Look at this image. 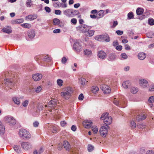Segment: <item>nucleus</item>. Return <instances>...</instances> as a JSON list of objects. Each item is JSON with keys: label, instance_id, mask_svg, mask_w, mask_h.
Listing matches in <instances>:
<instances>
[{"label": "nucleus", "instance_id": "1", "mask_svg": "<svg viewBox=\"0 0 154 154\" xmlns=\"http://www.w3.org/2000/svg\"><path fill=\"white\" fill-rule=\"evenodd\" d=\"M19 134L20 137L24 139H29L31 137L29 132L24 129H21L19 130Z\"/></svg>", "mask_w": 154, "mask_h": 154}, {"label": "nucleus", "instance_id": "2", "mask_svg": "<svg viewBox=\"0 0 154 154\" xmlns=\"http://www.w3.org/2000/svg\"><path fill=\"white\" fill-rule=\"evenodd\" d=\"M100 119H101L103 120L104 123L106 125L110 124L112 122V117L109 116V114L107 112L103 114L101 117Z\"/></svg>", "mask_w": 154, "mask_h": 154}, {"label": "nucleus", "instance_id": "3", "mask_svg": "<svg viewBox=\"0 0 154 154\" xmlns=\"http://www.w3.org/2000/svg\"><path fill=\"white\" fill-rule=\"evenodd\" d=\"M73 92L72 89L70 87H67L65 89V90L61 93V95L66 98L68 99L71 96V94Z\"/></svg>", "mask_w": 154, "mask_h": 154}, {"label": "nucleus", "instance_id": "4", "mask_svg": "<svg viewBox=\"0 0 154 154\" xmlns=\"http://www.w3.org/2000/svg\"><path fill=\"white\" fill-rule=\"evenodd\" d=\"M95 39L99 41H105L106 42H109L110 41L109 37L107 34L97 35L95 37Z\"/></svg>", "mask_w": 154, "mask_h": 154}, {"label": "nucleus", "instance_id": "5", "mask_svg": "<svg viewBox=\"0 0 154 154\" xmlns=\"http://www.w3.org/2000/svg\"><path fill=\"white\" fill-rule=\"evenodd\" d=\"M91 27L85 24H82L77 27V29L82 32H86L91 29Z\"/></svg>", "mask_w": 154, "mask_h": 154}, {"label": "nucleus", "instance_id": "6", "mask_svg": "<svg viewBox=\"0 0 154 154\" xmlns=\"http://www.w3.org/2000/svg\"><path fill=\"white\" fill-rule=\"evenodd\" d=\"M4 119L5 121L11 125H15L16 123V121L13 117L9 116H6Z\"/></svg>", "mask_w": 154, "mask_h": 154}, {"label": "nucleus", "instance_id": "7", "mask_svg": "<svg viewBox=\"0 0 154 154\" xmlns=\"http://www.w3.org/2000/svg\"><path fill=\"white\" fill-rule=\"evenodd\" d=\"M63 146L66 149L70 152H71V154H77L73 149L71 148V146L68 142L66 140H65L63 142Z\"/></svg>", "mask_w": 154, "mask_h": 154}, {"label": "nucleus", "instance_id": "8", "mask_svg": "<svg viewBox=\"0 0 154 154\" xmlns=\"http://www.w3.org/2000/svg\"><path fill=\"white\" fill-rule=\"evenodd\" d=\"M59 104L57 101L56 99L51 100L48 103V106L49 108L54 109Z\"/></svg>", "mask_w": 154, "mask_h": 154}, {"label": "nucleus", "instance_id": "9", "mask_svg": "<svg viewBox=\"0 0 154 154\" xmlns=\"http://www.w3.org/2000/svg\"><path fill=\"white\" fill-rule=\"evenodd\" d=\"M113 103L116 106H119L122 107L123 108L126 106V103L125 101H119L116 99L113 101Z\"/></svg>", "mask_w": 154, "mask_h": 154}, {"label": "nucleus", "instance_id": "10", "mask_svg": "<svg viewBox=\"0 0 154 154\" xmlns=\"http://www.w3.org/2000/svg\"><path fill=\"white\" fill-rule=\"evenodd\" d=\"M101 89L103 91L104 93L108 94L111 91L109 87L106 85L103 84L100 86Z\"/></svg>", "mask_w": 154, "mask_h": 154}, {"label": "nucleus", "instance_id": "11", "mask_svg": "<svg viewBox=\"0 0 154 154\" xmlns=\"http://www.w3.org/2000/svg\"><path fill=\"white\" fill-rule=\"evenodd\" d=\"M21 146L22 148L25 150H28L32 148V145L31 143L28 142L22 143Z\"/></svg>", "mask_w": 154, "mask_h": 154}, {"label": "nucleus", "instance_id": "12", "mask_svg": "<svg viewBox=\"0 0 154 154\" xmlns=\"http://www.w3.org/2000/svg\"><path fill=\"white\" fill-rule=\"evenodd\" d=\"M97 56L100 60H104L106 57V53L103 51H100L98 52Z\"/></svg>", "mask_w": 154, "mask_h": 154}, {"label": "nucleus", "instance_id": "13", "mask_svg": "<svg viewBox=\"0 0 154 154\" xmlns=\"http://www.w3.org/2000/svg\"><path fill=\"white\" fill-rule=\"evenodd\" d=\"M74 50L77 51H79L82 49V47L80 44L77 42H75L73 47Z\"/></svg>", "mask_w": 154, "mask_h": 154}, {"label": "nucleus", "instance_id": "14", "mask_svg": "<svg viewBox=\"0 0 154 154\" xmlns=\"http://www.w3.org/2000/svg\"><path fill=\"white\" fill-rule=\"evenodd\" d=\"M139 83L140 85L143 88H146L148 85V82L144 79H141L140 80Z\"/></svg>", "mask_w": 154, "mask_h": 154}, {"label": "nucleus", "instance_id": "15", "mask_svg": "<svg viewBox=\"0 0 154 154\" xmlns=\"http://www.w3.org/2000/svg\"><path fill=\"white\" fill-rule=\"evenodd\" d=\"M92 124V122L90 120H85L83 123L84 126L86 128H90Z\"/></svg>", "mask_w": 154, "mask_h": 154}, {"label": "nucleus", "instance_id": "16", "mask_svg": "<svg viewBox=\"0 0 154 154\" xmlns=\"http://www.w3.org/2000/svg\"><path fill=\"white\" fill-rule=\"evenodd\" d=\"M13 80L11 79V78H10L9 79H4L3 83L6 86H8V87H10V86L12 85L13 84Z\"/></svg>", "mask_w": 154, "mask_h": 154}, {"label": "nucleus", "instance_id": "17", "mask_svg": "<svg viewBox=\"0 0 154 154\" xmlns=\"http://www.w3.org/2000/svg\"><path fill=\"white\" fill-rule=\"evenodd\" d=\"M42 75L40 73H36L32 75V77L35 81H38L42 78Z\"/></svg>", "mask_w": 154, "mask_h": 154}, {"label": "nucleus", "instance_id": "18", "mask_svg": "<svg viewBox=\"0 0 154 154\" xmlns=\"http://www.w3.org/2000/svg\"><path fill=\"white\" fill-rule=\"evenodd\" d=\"M63 13L67 17H72V9H68L66 10L63 11Z\"/></svg>", "mask_w": 154, "mask_h": 154}, {"label": "nucleus", "instance_id": "19", "mask_svg": "<svg viewBox=\"0 0 154 154\" xmlns=\"http://www.w3.org/2000/svg\"><path fill=\"white\" fill-rule=\"evenodd\" d=\"M35 32L33 29L30 30L28 32V35L30 38H33L35 37Z\"/></svg>", "mask_w": 154, "mask_h": 154}, {"label": "nucleus", "instance_id": "20", "mask_svg": "<svg viewBox=\"0 0 154 154\" xmlns=\"http://www.w3.org/2000/svg\"><path fill=\"white\" fill-rule=\"evenodd\" d=\"M146 117V116L144 114H141L138 115L136 117V120L138 121H140L144 120Z\"/></svg>", "mask_w": 154, "mask_h": 154}, {"label": "nucleus", "instance_id": "21", "mask_svg": "<svg viewBox=\"0 0 154 154\" xmlns=\"http://www.w3.org/2000/svg\"><path fill=\"white\" fill-rule=\"evenodd\" d=\"M79 82L81 84V88L82 87V86L83 87L86 84V83L88 82V81H87L86 80L83 78H81L79 79Z\"/></svg>", "mask_w": 154, "mask_h": 154}, {"label": "nucleus", "instance_id": "22", "mask_svg": "<svg viewBox=\"0 0 154 154\" xmlns=\"http://www.w3.org/2000/svg\"><path fill=\"white\" fill-rule=\"evenodd\" d=\"M5 132V126L2 124V122L0 121V134L3 135Z\"/></svg>", "mask_w": 154, "mask_h": 154}, {"label": "nucleus", "instance_id": "23", "mask_svg": "<svg viewBox=\"0 0 154 154\" xmlns=\"http://www.w3.org/2000/svg\"><path fill=\"white\" fill-rule=\"evenodd\" d=\"M146 54L143 52H140L138 54V58L140 60H144L146 57Z\"/></svg>", "mask_w": 154, "mask_h": 154}, {"label": "nucleus", "instance_id": "24", "mask_svg": "<svg viewBox=\"0 0 154 154\" xmlns=\"http://www.w3.org/2000/svg\"><path fill=\"white\" fill-rule=\"evenodd\" d=\"M97 19L102 18L103 17L104 15V11L102 10H100L97 13Z\"/></svg>", "mask_w": 154, "mask_h": 154}, {"label": "nucleus", "instance_id": "25", "mask_svg": "<svg viewBox=\"0 0 154 154\" xmlns=\"http://www.w3.org/2000/svg\"><path fill=\"white\" fill-rule=\"evenodd\" d=\"M37 16L35 15H29L26 17V20H33L36 19Z\"/></svg>", "mask_w": 154, "mask_h": 154}, {"label": "nucleus", "instance_id": "26", "mask_svg": "<svg viewBox=\"0 0 154 154\" xmlns=\"http://www.w3.org/2000/svg\"><path fill=\"white\" fill-rule=\"evenodd\" d=\"M130 85L131 84L129 81H128L124 82L122 83V85L125 88H127L130 86Z\"/></svg>", "mask_w": 154, "mask_h": 154}, {"label": "nucleus", "instance_id": "27", "mask_svg": "<svg viewBox=\"0 0 154 154\" xmlns=\"http://www.w3.org/2000/svg\"><path fill=\"white\" fill-rule=\"evenodd\" d=\"M84 53L87 56H91L92 55V51L88 49L84 50Z\"/></svg>", "mask_w": 154, "mask_h": 154}, {"label": "nucleus", "instance_id": "28", "mask_svg": "<svg viewBox=\"0 0 154 154\" xmlns=\"http://www.w3.org/2000/svg\"><path fill=\"white\" fill-rule=\"evenodd\" d=\"M23 20L22 19H18L16 20H14L11 21L12 24L20 23L23 22Z\"/></svg>", "mask_w": 154, "mask_h": 154}, {"label": "nucleus", "instance_id": "29", "mask_svg": "<svg viewBox=\"0 0 154 154\" xmlns=\"http://www.w3.org/2000/svg\"><path fill=\"white\" fill-rule=\"evenodd\" d=\"M60 21L58 18H55L53 20V24L54 26H59L60 23Z\"/></svg>", "mask_w": 154, "mask_h": 154}, {"label": "nucleus", "instance_id": "30", "mask_svg": "<svg viewBox=\"0 0 154 154\" xmlns=\"http://www.w3.org/2000/svg\"><path fill=\"white\" fill-rule=\"evenodd\" d=\"M106 126H102L100 128V131H103V132H108V130L109 129V127L108 125H106Z\"/></svg>", "mask_w": 154, "mask_h": 154}, {"label": "nucleus", "instance_id": "31", "mask_svg": "<svg viewBox=\"0 0 154 154\" xmlns=\"http://www.w3.org/2000/svg\"><path fill=\"white\" fill-rule=\"evenodd\" d=\"M136 11L137 15H141L144 12V9L141 8H138Z\"/></svg>", "mask_w": 154, "mask_h": 154}, {"label": "nucleus", "instance_id": "32", "mask_svg": "<svg viewBox=\"0 0 154 154\" xmlns=\"http://www.w3.org/2000/svg\"><path fill=\"white\" fill-rule=\"evenodd\" d=\"M116 58V55L114 54H110L108 57V60H109L113 61Z\"/></svg>", "mask_w": 154, "mask_h": 154}, {"label": "nucleus", "instance_id": "33", "mask_svg": "<svg viewBox=\"0 0 154 154\" xmlns=\"http://www.w3.org/2000/svg\"><path fill=\"white\" fill-rule=\"evenodd\" d=\"M98 90V88L96 86L92 87L91 89V91L94 93H96Z\"/></svg>", "mask_w": 154, "mask_h": 154}, {"label": "nucleus", "instance_id": "34", "mask_svg": "<svg viewBox=\"0 0 154 154\" xmlns=\"http://www.w3.org/2000/svg\"><path fill=\"white\" fill-rule=\"evenodd\" d=\"M138 89L137 88H135L134 87H131L130 91L133 94L136 93L138 92Z\"/></svg>", "mask_w": 154, "mask_h": 154}, {"label": "nucleus", "instance_id": "35", "mask_svg": "<svg viewBox=\"0 0 154 154\" xmlns=\"http://www.w3.org/2000/svg\"><path fill=\"white\" fill-rule=\"evenodd\" d=\"M2 31L3 32L8 34L11 33L12 32V30L8 29L6 28H3L2 30Z\"/></svg>", "mask_w": 154, "mask_h": 154}, {"label": "nucleus", "instance_id": "36", "mask_svg": "<svg viewBox=\"0 0 154 154\" xmlns=\"http://www.w3.org/2000/svg\"><path fill=\"white\" fill-rule=\"evenodd\" d=\"M13 100L15 103L17 105H19L20 104V100L18 98L14 97L13 98Z\"/></svg>", "mask_w": 154, "mask_h": 154}, {"label": "nucleus", "instance_id": "37", "mask_svg": "<svg viewBox=\"0 0 154 154\" xmlns=\"http://www.w3.org/2000/svg\"><path fill=\"white\" fill-rule=\"evenodd\" d=\"M43 59L44 61L47 62H50L51 60V57L48 55L45 56Z\"/></svg>", "mask_w": 154, "mask_h": 154}, {"label": "nucleus", "instance_id": "38", "mask_svg": "<svg viewBox=\"0 0 154 154\" xmlns=\"http://www.w3.org/2000/svg\"><path fill=\"white\" fill-rule=\"evenodd\" d=\"M26 5L27 7H31L32 5V1L31 0H27L26 3Z\"/></svg>", "mask_w": 154, "mask_h": 154}, {"label": "nucleus", "instance_id": "39", "mask_svg": "<svg viewBox=\"0 0 154 154\" xmlns=\"http://www.w3.org/2000/svg\"><path fill=\"white\" fill-rule=\"evenodd\" d=\"M3 75L5 77H6L8 76H11L12 75V74L11 72L5 71L4 72V74H3Z\"/></svg>", "mask_w": 154, "mask_h": 154}, {"label": "nucleus", "instance_id": "40", "mask_svg": "<svg viewBox=\"0 0 154 154\" xmlns=\"http://www.w3.org/2000/svg\"><path fill=\"white\" fill-rule=\"evenodd\" d=\"M99 132L100 135L103 137H106L108 134V132H103V131H102L100 130Z\"/></svg>", "mask_w": 154, "mask_h": 154}, {"label": "nucleus", "instance_id": "41", "mask_svg": "<svg viewBox=\"0 0 154 154\" xmlns=\"http://www.w3.org/2000/svg\"><path fill=\"white\" fill-rule=\"evenodd\" d=\"M88 33L87 34H86L87 35L89 36H91L94 34V31L93 30H88L87 31Z\"/></svg>", "mask_w": 154, "mask_h": 154}, {"label": "nucleus", "instance_id": "42", "mask_svg": "<svg viewBox=\"0 0 154 154\" xmlns=\"http://www.w3.org/2000/svg\"><path fill=\"white\" fill-rule=\"evenodd\" d=\"M21 26L23 27L28 29L31 26V24L27 23H25L22 24Z\"/></svg>", "mask_w": 154, "mask_h": 154}, {"label": "nucleus", "instance_id": "43", "mask_svg": "<svg viewBox=\"0 0 154 154\" xmlns=\"http://www.w3.org/2000/svg\"><path fill=\"white\" fill-rule=\"evenodd\" d=\"M134 18V15L132 12L129 13L128 14V18L129 19H131Z\"/></svg>", "mask_w": 154, "mask_h": 154}, {"label": "nucleus", "instance_id": "44", "mask_svg": "<svg viewBox=\"0 0 154 154\" xmlns=\"http://www.w3.org/2000/svg\"><path fill=\"white\" fill-rule=\"evenodd\" d=\"M14 150L17 152H19L20 149V146L17 145L14 146Z\"/></svg>", "mask_w": 154, "mask_h": 154}, {"label": "nucleus", "instance_id": "45", "mask_svg": "<svg viewBox=\"0 0 154 154\" xmlns=\"http://www.w3.org/2000/svg\"><path fill=\"white\" fill-rule=\"evenodd\" d=\"M79 14V11L77 10H74L72 9V17L75 15H76Z\"/></svg>", "mask_w": 154, "mask_h": 154}, {"label": "nucleus", "instance_id": "46", "mask_svg": "<svg viewBox=\"0 0 154 154\" xmlns=\"http://www.w3.org/2000/svg\"><path fill=\"white\" fill-rule=\"evenodd\" d=\"M92 129L94 133L95 134H96L98 132V128L97 126H94L92 127Z\"/></svg>", "mask_w": 154, "mask_h": 154}, {"label": "nucleus", "instance_id": "47", "mask_svg": "<svg viewBox=\"0 0 154 154\" xmlns=\"http://www.w3.org/2000/svg\"><path fill=\"white\" fill-rule=\"evenodd\" d=\"M94 149V147L91 145H88V151L89 152L92 151Z\"/></svg>", "mask_w": 154, "mask_h": 154}, {"label": "nucleus", "instance_id": "48", "mask_svg": "<svg viewBox=\"0 0 154 154\" xmlns=\"http://www.w3.org/2000/svg\"><path fill=\"white\" fill-rule=\"evenodd\" d=\"M130 126L132 128H134L136 126V124L134 121H131L130 123Z\"/></svg>", "mask_w": 154, "mask_h": 154}, {"label": "nucleus", "instance_id": "49", "mask_svg": "<svg viewBox=\"0 0 154 154\" xmlns=\"http://www.w3.org/2000/svg\"><path fill=\"white\" fill-rule=\"evenodd\" d=\"M57 128L55 126H53L51 127V130L53 133H55L57 131Z\"/></svg>", "mask_w": 154, "mask_h": 154}, {"label": "nucleus", "instance_id": "50", "mask_svg": "<svg viewBox=\"0 0 154 154\" xmlns=\"http://www.w3.org/2000/svg\"><path fill=\"white\" fill-rule=\"evenodd\" d=\"M63 82L61 79H58L57 80V83L60 86L62 85Z\"/></svg>", "mask_w": 154, "mask_h": 154}, {"label": "nucleus", "instance_id": "51", "mask_svg": "<svg viewBox=\"0 0 154 154\" xmlns=\"http://www.w3.org/2000/svg\"><path fill=\"white\" fill-rule=\"evenodd\" d=\"M148 23L150 25H154V20L152 19H149Z\"/></svg>", "mask_w": 154, "mask_h": 154}, {"label": "nucleus", "instance_id": "52", "mask_svg": "<svg viewBox=\"0 0 154 154\" xmlns=\"http://www.w3.org/2000/svg\"><path fill=\"white\" fill-rule=\"evenodd\" d=\"M42 89V88H41V87L40 86H39L35 88V91L36 93H39L41 91Z\"/></svg>", "mask_w": 154, "mask_h": 154}, {"label": "nucleus", "instance_id": "53", "mask_svg": "<svg viewBox=\"0 0 154 154\" xmlns=\"http://www.w3.org/2000/svg\"><path fill=\"white\" fill-rule=\"evenodd\" d=\"M68 60V58H67L66 57H63L62 60L61 62L63 64H65L66 62Z\"/></svg>", "mask_w": 154, "mask_h": 154}, {"label": "nucleus", "instance_id": "54", "mask_svg": "<svg viewBox=\"0 0 154 154\" xmlns=\"http://www.w3.org/2000/svg\"><path fill=\"white\" fill-rule=\"evenodd\" d=\"M29 103V101L27 100H26L22 103L23 106L24 107H26L28 105Z\"/></svg>", "mask_w": 154, "mask_h": 154}, {"label": "nucleus", "instance_id": "55", "mask_svg": "<svg viewBox=\"0 0 154 154\" xmlns=\"http://www.w3.org/2000/svg\"><path fill=\"white\" fill-rule=\"evenodd\" d=\"M149 102L150 103L154 102V96H152L149 99Z\"/></svg>", "mask_w": 154, "mask_h": 154}, {"label": "nucleus", "instance_id": "56", "mask_svg": "<svg viewBox=\"0 0 154 154\" xmlns=\"http://www.w3.org/2000/svg\"><path fill=\"white\" fill-rule=\"evenodd\" d=\"M149 90L150 91H154V84H152L150 85Z\"/></svg>", "mask_w": 154, "mask_h": 154}, {"label": "nucleus", "instance_id": "57", "mask_svg": "<svg viewBox=\"0 0 154 154\" xmlns=\"http://www.w3.org/2000/svg\"><path fill=\"white\" fill-rule=\"evenodd\" d=\"M121 56L124 59H126L127 58L128 56L125 53H122L121 54Z\"/></svg>", "mask_w": 154, "mask_h": 154}, {"label": "nucleus", "instance_id": "58", "mask_svg": "<svg viewBox=\"0 0 154 154\" xmlns=\"http://www.w3.org/2000/svg\"><path fill=\"white\" fill-rule=\"evenodd\" d=\"M71 22L72 23L75 25L77 23V20L75 18H72L71 20Z\"/></svg>", "mask_w": 154, "mask_h": 154}, {"label": "nucleus", "instance_id": "59", "mask_svg": "<svg viewBox=\"0 0 154 154\" xmlns=\"http://www.w3.org/2000/svg\"><path fill=\"white\" fill-rule=\"evenodd\" d=\"M45 9L48 13H50L51 11V9L48 7H45Z\"/></svg>", "mask_w": 154, "mask_h": 154}, {"label": "nucleus", "instance_id": "60", "mask_svg": "<svg viewBox=\"0 0 154 154\" xmlns=\"http://www.w3.org/2000/svg\"><path fill=\"white\" fill-rule=\"evenodd\" d=\"M55 14L57 15H60L61 14V11L59 10H56L55 11Z\"/></svg>", "mask_w": 154, "mask_h": 154}, {"label": "nucleus", "instance_id": "61", "mask_svg": "<svg viewBox=\"0 0 154 154\" xmlns=\"http://www.w3.org/2000/svg\"><path fill=\"white\" fill-rule=\"evenodd\" d=\"M67 124L66 122L65 121H62L60 122V125L62 127H64Z\"/></svg>", "mask_w": 154, "mask_h": 154}, {"label": "nucleus", "instance_id": "62", "mask_svg": "<svg viewBox=\"0 0 154 154\" xmlns=\"http://www.w3.org/2000/svg\"><path fill=\"white\" fill-rule=\"evenodd\" d=\"M53 32L55 33H59L60 32V29H55L53 30Z\"/></svg>", "mask_w": 154, "mask_h": 154}, {"label": "nucleus", "instance_id": "63", "mask_svg": "<svg viewBox=\"0 0 154 154\" xmlns=\"http://www.w3.org/2000/svg\"><path fill=\"white\" fill-rule=\"evenodd\" d=\"M116 32L119 35H121L123 33V32L121 30H117L116 31Z\"/></svg>", "mask_w": 154, "mask_h": 154}, {"label": "nucleus", "instance_id": "64", "mask_svg": "<svg viewBox=\"0 0 154 154\" xmlns=\"http://www.w3.org/2000/svg\"><path fill=\"white\" fill-rule=\"evenodd\" d=\"M146 154H154V152L151 150H149L147 151Z\"/></svg>", "mask_w": 154, "mask_h": 154}]
</instances>
